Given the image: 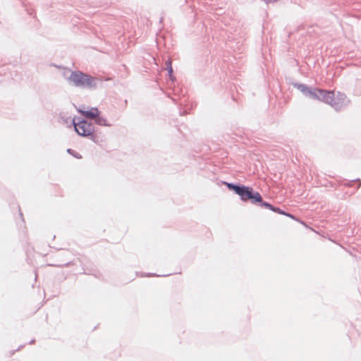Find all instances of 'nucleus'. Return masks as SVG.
<instances>
[{"mask_svg": "<svg viewBox=\"0 0 361 361\" xmlns=\"http://www.w3.org/2000/svg\"><path fill=\"white\" fill-rule=\"evenodd\" d=\"M68 83L76 87L82 89H96L101 80L85 73L80 71H71L70 75L66 77Z\"/></svg>", "mask_w": 361, "mask_h": 361, "instance_id": "nucleus-1", "label": "nucleus"}, {"mask_svg": "<svg viewBox=\"0 0 361 361\" xmlns=\"http://www.w3.org/2000/svg\"><path fill=\"white\" fill-rule=\"evenodd\" d=\"M224 183L227 186L228 190L233 191L235 194L239 195L243 202L250 201L254 204L262 202L261 195L258 192L255 191L251 187L227 182H224Z\"/></svg>", "mask_w": 361, "mask_h": 361, "instance_id": "nucleus-2", "label": "nucleus"}, {"mask_svg": "<svg viewBox=\"0 0 361 361\" xmlns=\"http://www.w3.org/2000/svg\"><path fill=\"white\" fill-rule=\"evenodd\" d=\"M73 125L74 126L76 133L83 137H90V139L97 142V136L94 135V126L86 120L80 118H74L73 119Z\"/></svg>", "mask_w": 361, "mask_h": 361, "instance_id": "nucleus-3", "label": "nucleus"}, {"mask_svg": "<svg viewBox=\"0 0 361 361\" xmlns=\"http://www.w3.org/2000/svg\"><path fill=\"white\" fill-rule=\"evenodd\" d=\"M329 93L331 95L329 99L324 100V102L331 105L335 110L340 111L348 105L350 101L344 94L338 92L335 97L333 92L329 91Z\"/></svg>", "mask_w": 361, "mask_h": 361, "instance_id": "nucleus-4", "label": "nucleus"}, {"mask_svg": "<svg viewBox=\"0 0 361 361\" xmlns=\"http://www.w3.org/2000/svg\"><path fill=\"white\" fill-rule=\"evenodd\" d=\"M331 95L329 93V91L324 90L318 88H310L309 89L306 97L311 98L312 99H317L322 102L324 100H327L329 99Z\"/></svg>", "mask_w": 361, "mask_h": 361, "instance_id": "nucleus-5", "label": "nucleus"}, {"mask_svg": "<svg viewBox=\"0 0 361 361\" xmlns=\"http://www.w3.org/2000/svg\"><path fill=\"white\" fill-rule=\"evenodd\" d=\"M78 112H80L85 118L94 120L99 114V111L98 110L97 108H92L90 110L88 111H82L81 109H79Z\"/></svg>", "mask_w": 361, "mask_h": 361, "instance_id": "nucleus-6", "label": "nucleus"}, {"mask_svg": "<svg viewBox=\"0 0 361 361\" xmlns=\"http://www.w3.org/2000/svg\"><path fill=\"white\" fill-rule=\"evenodd\" d=\"M293 87L297 88L298 90H300L305 96L307 95V92L310 89V87H308L307 85H306L305 84H302V83L295 82V83H293Z\"/></svg>", "mask_w": 361, "mask_h": 361, "instance_id": "nucleus-7", "label": "nucleus"}, {"mask_svg": "<svg viewBox=\"0 0 361 361\" xmlns=\"http://www.w3.org/2000/svg\"><path fill=\"white\" fill-rule=\"evenodd\" d=\"M94 121H95V123L99 126H111V124L107 122L106 119L103 116H100L99 114L97 116V117H96V118L94 119Z\"/></svg>", "mask_w": 361, "mask_h": 361, "instance_id": "nucleus-8", "label": "nucleus"}, {"mask_svg": "<svg viewBox=\"0 0 361 361\" xmlns=\"http://www.w3.org/2000/svg\"><path fill=\"white\" fill-rule=\"evenodd\" d=\"M165 68L168 71L169 75L170 76V78H171L173 73V68L171 65V61L170 59L166 61Z\"/></svg>", "mask_w": 361, "mask_h": 361, "instance_id": "nucleus-9", "label": "nucleus"}, {"mask_svg": "<svg viewBox=\"0 0 361 361\" xmlns=\"http://www.w3.org/2000/svg\"><path fill=\"white\" fill-rule=\"evenodd\" d=\"M259 205H260L261 207H264V208H267V209H269L270 210L272 211V209H274V206L271 205V204H269V202H264L262 200V202H258Z\"/></svg>", "mask_w": 361, "mask_h": 361, "instance_id": "nucleus-10", "label": "nucleus"}, {"mask_svg": "<svg viewBox=\"0 0 361 361\" xmlns=\"http://www.w3.org/2000/svg\"><path fill=\"white\" fill-rule=\"evenodd\" d=\"M273 212H277L279 214H283V215H286L287 216H290V218L292 219H294L293 216L290 214H288V213H286V212L281 210L280 208L279 207H274V209H272Z\"/></svg>", "mask_w": 361, "mask_h": 361, "instance_id": "nucleus-11", "label": "nucleus"}, {"mask_svg": "<svg viewBox=\"0 0 361 361\" xmlns=\"http://www.w3.org/2000/svg\"><path fill=\"white\" fill-rule=\"evenodd\" d=\"M67 152L69 153L70 154H72L73 156H74L75 157H76L78 159L82 158L81 155L78 154V153H76L75 151H73L71 149H68Z\"/></svg>", "mask_w": 361, "mask_h": 361, "instance_id": "nucleus-12", "label": "nucleus"}, {"mask_svg": "<svg viewBox=\"0 0 361 361\" xmlns=\"http://www.w3.org/2000/svg\"><path fill=\"white\" fill-rule=\"evenodd\" d=\"M266 3L275 2L277 0H263Z\"/></svg>", "mask_w": 361, "mask_h": 361, "instance_id": "nucleus-13", "label": "nucleus"}, {"mask_svg": "<svg viewBox=\"0 0 361 361\" xmlns=\"http://www.w3.org/2000/svg\"><path fill=\"white\" fill-rule=\"evenodd\" d=\"M355 181H357L358 182L357 188H359L360 187V185H361L360 180V179H356Z\"/></svg>", "mask_w": 361, "mask_h": 361, "instance_id": "nucleus-14", "label": "nucleus"}, {"mask_svg": "<svg viewBox=\"0 0 361 361\" xmlns=\"http://www.w3.org/2000/svg\"><path fill=\"white\" fill-rule=\"evenodd\" d=\"M147 276H156L155 274H148L147 275ZM158 276H160L161 275H157Z\"/></svg>", "mask_w": 361, "mask_h": 361, "instance_id": "nucleus-15", "label": "nucleus"}, {"mask_svg": "<svg viewBox=\"0 0 361 361\" xmlns=\"http://www.w3.org/2000/svg\"><path fill=\"white\" fill-rule=\"evenodd\" d=\"M35 343V340H32V341L30 342V344H32V343Z\"/></svg>", "mask_w": 361, "mask_h": 361, "instance_id": "nucleus-16", "label": "nucleus"}, {"mask_svg": "<svg viewBox=\"0 0 361 361\" xmlns=\"http://www.w3.org/2000/svg\"><path fill=\"white\" fill-rule=\"evenodd\" d=\"M169 275H170V274H164V275H161V276H169Z\"/></svg>", "mask_w": 361, "mask_h": 361, "instance_id": "nucleus-17", "label": "nucleus"}]
</instances>
